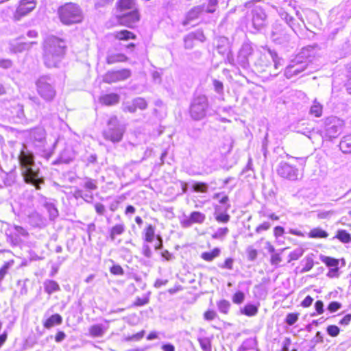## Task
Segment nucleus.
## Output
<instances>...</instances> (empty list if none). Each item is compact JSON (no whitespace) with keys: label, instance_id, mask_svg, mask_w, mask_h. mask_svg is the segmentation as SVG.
Returning <instances> with one entry per match:
<instances>
[{"label":"nucleus","instance_id":"f257e3e1","mask_svg":"<svg viewBox=\"0 0 351 351\" xmlns=\"http://www.w3.org/2000/svg\"><path fill=\"white\" fill-rule=\"evenodd\" d=\"M66 41L57 36L47 39L44 44V58L48 64L54 66L65 56L66 51Z\"/></svg>","mask_w":351,"mask_h":351},{"label":"nucleus","instance_id":"f03ea898","mask_svg":"<svg viewBox=\"0 0 351 351\" xmlns=\"http://www.w3.org/2000/svg\"><path fill=\"white\" fill-rule=\"evenodd\" d=\"M57 16L64 25L80 24L83 22L84 16L80 5L75 3L66 2L57 9Z\"/></svg>","mask_w":351,"mask_h":351},{"label":"nucleus","instance_id":"7ed1b4c3","mask_svg":"<svg viewBox=\"0 0 351 351\" xmlns=\"http://www.w3.org/2000/svg\"><path fill=\"white\" fill-rule=\"evenodd\" d=\"M124 133L125 130L121 126L117 117L113 116L108 119L103 136L106 141L115 143L122 141Z\"/></svg>","mask_w":351,"mask_h":351},{"label":"nucleus","instance_id":"20e7f679","mask_svg":"<svg viewBox=\"0 0 351 351\" xmlns=\"http://www.w3.org/2000/svg\"><path fill=\"white\" fill-rule=\"evenodd\" d=\"M208 107L207 97L204 95L195 97L191 104L189 112L195 120H199L205 117Z\"/></svg>","mask_w":351,"mask_h":351},{"label":"nucleus","instance_id":"39448f33","mask_svg":"<svg viewBox=\"0 0 351 351\" xmlns=\"http://www.w3.org/2000/svg\"><path fill=\"white\" fill-rule=\"evenodd\" d=\"M36 90L38 95L45 101H51L56 95L50 79L46 77H41L37 80Z\"/></svg>","mask_w":351,"mask_h":351},{"label":"nucleus","instance_id":"423d86ee","mask_svg":"<svg viewBox=\"0 0 351 351\" xmlns=\"http://www.w3.org/2000/svg\"><path fill=\"white\" fill-rule=\"evenodd\" d=\"M141 18L140 11L138 9L127 13L117 15L116 19L119 26L126 27L129 29H134Z\"/></svg>","mask_w":351,"mask_h":351},{"label":"nucleus","instance_id":"0eeeda50","mask_svg":"<svg viewBox=\"0 0 351 351\" xmlns=\"http://www.w3.org/2000/svg\"><path fill=\"white\" fill-rule=\"evenodd\" d=\"M278 174L285 179L295 180L298 179V169L295 166L287 162H281L277 169Z\"/></svg>","mask_w":351,"mask_h":351},{"label":"nucleus","instance_id":"6e6552de","mask_svg":"<svg viewBox=\"0 0 351 351\" xmlns=\"http://www.w3.org/2000/svg\"><path fill=\"white\" fill-rule=\"evenodd\" d=\"M205 40L206 36L203 29H198L188 34L184 38V46L186 49H191L195 47L198 43H204Z\"/></svg>","mask_w":351,"mask_h":351},{"label":"nucleus","instance_id":"1a4fd4ad","mask_svg":"<svg viewBox=\"0 0 351 351\" xmlns=\"http://www.w3.org/2000/svg\"><path fill=\"white\" fill-rule=\"evenodd\" d=\"M36 0H20L14 12V18L20 19L21 17L31 12L36 8Z\"/></svg>","mask_w":351,"mask_h":351},{"label":"nucleus","instance_id":"9d476101","mask_svg":"<svg viewBox=\"0 0 351 351\" xmlns=\"http://www.w3.org/2000/svg\"><path fill=\"white\" fill-rule=\"evenodd\" d=\"M156 228L152 224H147L144 228L142 236L144 242L152 243L154 239L156 238L158 240V243L155 245L154 248L156 250L162 248V241L160 235L156 234Z\"/></svg>","mask_w":351,"mask_h":351},{"label":"nucleus","instance_id":"9b49d317","mask_svg":"<svg viewBox=\"0 0 351 351\" xmlns=\"http://www.w3.org/2000/svg\"><path fill=\"white\" fill-rule=\"evenodd\" d=\"M320 259L327 267H332L328 271L326 276L329 278H337L339 276V261L330 256H321Z\"/></svg>","mask_w":351,"mask_h":351},{"label":"nucleus","instance_id":"f8f14e48","mask_svg":"<svg viewBox=\"0 0 351 351\" xmlns=\"http://www.w3.org/2000/svg\"><path fill=\"white\" fill-rule=\"evenodd\" d=\"M206 221V215L200 211H192L189 216L181 221L183 227L187 228L193 224H202Z\"/></svg>","mask_w":351,"mask_h":351},{"label":"nucleus","instance_id":"ddd939ff","mask_svg":"<svg viewBox=\"0 0 351 351\" xmlns=\"http://www.w3.org/2000/svg\"><path fill=\"white\" fill-rule=\"evenodd\" d=\"M20 166L23 169L32 167L34 165V156L32 152L21 150L19 155Z\"/></svg>","mask_w":351,"mask_h":351},{"label":"nucleus","instance_id":"4468645a","mask_svg":"<svg viewBox=\"0 0 351 351\" xmlns=\"http://www.w3.org/2000/svg\"><path fill=\"white\" fill-rule=\"evenodd\" d=\"M120 97L117 93H110L102 95L99 98V103L106 106H114L119 102Z\"/></svg>","mask_w":351,"mask_h":351},{"label":"nucleus","instance_id":"2eb2a0df","mask_svg":"<svg viewBox=\"0 0 351 351\" xmlns=\"http://www.w3.org/2000/svg\"><path fill=\"white\" fill-rule=\"evenodd\" d=\"M112 36L117 41H128L130 40H136V35L126 29H120L113 33Z\"/></svg>","mask_w":351,"mask_h":351},{"label":"nucleus","instance_id":"dca6fc26","mask_svg":"<svg viewBox=\"0 0 351 351\" xmlns=\"http://www.w3.org/2000/svg\"><path fill=\"white\" fill-rule=\"evenodd\" d=\"M128 60V57L121 52L108 53L106 58V62L109 65L126 62Z\"/></svg>","mask_w":351,"mask_h":351},{"label":"nucleus","instance_id":"f3484780","mask_svg":"<svg viewBox=\"0 0 351 351\" xmlns=\"http://www.w3.org/2000/svg\"><path fill=\"white\" fill-rule=\"evenodd\" d=\"M204 10L202 6H196L191 8L186 14L184 25L190 23L191 21L197 19L203 13Z\"/></svg>","mask_w":351,"mask_h":351},{"label":"nucleus","instance_id":"a211bd4d","mask_svg":"<svg viewBox=\"0 0 351 351\" xmlns=\"http://www.w3.org/2000/svg\"><path fill=\"white\" fill-rule=\"evenodd\" d=\"M62 323V317L60 314L56 313L51 315L46 319L43 323V327L46 329H50L55 326L60 325Z\"/></svg>","mask_w":351,"mask_h":351},{"label":"nucleus","instance_id":"6ab92c4d","mask_svg":"<svg viewBox=\"0 0 351 351\" xmlns=\"http://www.w3.org/2000/svg\"><path fill=\"white\" fill-rule=\"evenodd\" d=\"M22 176L27 184L40 178H38V170H34L32 167L25 169L22 172Z\"/></svg>","mask_w":351,"mask_h":351},{"label":"nucleus","instance_id":"aec40b11","mask_svg":"<svg viewBox=\"0 0 351 351\" xmlns=\"http://www.w3.org/2000/svg\"><path fill=\"white\" fill-rule=\"evenodd\" d=\"M28 44L24 42L21 38L13 40L10 43V50L14 53L23 51L27 48Z\"/></svg>","mask_w":351,"mask_h":351},{"label":"nucleus","instance_id":"412c9836","mask_svg":"<svg viewBox=\"0 0 351 351\" xmlns=\"http://www.w3.org/2000/svg\"><path fill=\"white\" fill-rule=\"evenodd\" d=\"M221 250L219 247H214L210 251L204 252L201 254V258L206 262H213L215 258L219 256Z\"/></svg>","mask_w":351,"mask_h":351},{"label":"nucleus","instance_id":"4be33fe9","mask_svg":"<svg viewBox=\"0 0 351 351\" xmlns=\"http://www.w3.org/2000/svg\"><path fill=\"white\" fill-rule=\"evenodd\" d=\"M325 125L328 132L333 131L335 133L337 132L338 128L342 125V121L336 118H327L325 120Z\"/></svg>","mask_w":351,"mask_h":351},{"label":"nucleus","instance_id":"5701e85b","mask_svg":"<svg viewBox=\"0 0 351 351\" xmlns=\"http://www.w3.org/2000/svg\"><path fill=\"white\" fill-rule=\"evenodd\" d=\"M125 227L123 223H118L113 226L109 232V236L111 241H114L117 237L123 234L125 232Z\"/></svg>","mask_w":351,"mask_h":351},{"label":"nucleus","instance_id":"b1692460","mask_svg":"<svg viewBox=\"0 0 351 351\" xmlns=\"http://www.w3.org/2000/svg\"><path fill=\"white\" fill-rule=\"evenodd\" d=\"M308 238L311 239H326L328 237V233L321 228H312L308 233Z\"/></svg>","mask_w":351,"mask_h":351},{"label":"nucleus","instance_id":"393cba45","mask_svg":"<svg viewBox=\"0 0 351 351\" xmlns=\"http://www.w3.org/2000/svg\"><path fill=\"white\" fill-rule=\"evenodd\" d=\"M258 307L252 304H247L240 310L241 314L247 317L255 316L258 313Z\"/></svg>","mask_w":351,"mask_h":351},{"label":"nucleus","instance_id":"a878e982","mask_svg":"<svg viewBox=\"0 0 351 351\" xmlns=\"http://www.w3.org/2000/svg\"><path fill=\"white\" fill-rule=\"evenodd\" d=\"M105 332V328L101 324H94L88 328L89 335L92 337H101Z\"/></svg>","mask_w":351,"mask_h":351},{"label":"nucleus","instance_id":"bb28decb","mask_svg":"<svg viewBox=\"0 0 351 351\" xmlns=\"http://www.w3.org/2000/svg\"><path fill=\"white\" fill-rule=\"evenodd\" d=\"M134 5V0H118L116 3V8L119 12L130 10Z\"/></svg>","mask_w":351,"mask_h":351},{"label":"nucleus","instance_id":"cd10ccee","mask_svg":"<svg viewBox=\"0 0 351 351\" xmlns=\"http://www.w3.org/2000/svg\"><path fill=\"white\" fill-rule=\"evenodd\" d=\"M44 289L45 292L48 294H51L52 293L58 291L60 289L58 282L53 280H46L44 282Z\"/></svg>","mask_w":351,"mask_h":351},{"label":"nucleus","instance_id":"c85d7f7f","mask_svg":"<svg viewBox=\"0 0 351 351\" xmlns=\"http://www.w3.org/2000/svg\"><path fill=\"white\" fill-rule=\"evenodd\" d=\"M340 149L346 154L351 153V136L348 135L343 138L339 143Z\"/></svg>","mask_w":351,"mask_h":351},{"label":"nucleus","instance_id":"c756f323","mask_svg":"<svg viewBox=\"0 0 351 351\" xmlns=\"http://www.w3.org/2000/svg\"><path fill=\"white\" fill-rule=\"evenodd\" d=\"M116 70H110L108 71L103 76H102V82L106 84H111L117 83L116 78Z\"/></svg>","mask_w":351,"mask_h":351},{"label":"nucleus","instance_id":"7c9ffc66","mask_svg":"<svg viewBox=\"0 0 351 351\" xmlns=\"http://www.w3.org/2000/svg\"><path fill=\"white\" fill-rule=\"evenodd\" d=\"M192 190L196 193H206L208 191V186L206 182H195L191 186Z\"/></svg>","mask_w":351,"mask_h":351},{"label":"nucleus","instance_id":"2f4dec72","mask_svg":"<svg viewBox=\"0 0 351 351\" xmlns=\"http://www.w3.org/2000/svg\"><path fill=\"white\" fill-rule=\"evenodd\" d=\"M116 78L117 83L128 79L131 76V71L129 69L116 70Z\"/></svg>","mask_w":351,"mask_h":351},{"label":"nucleus","instance_id":"473e14b6","mask_svg":"<svg viewBox=\"0 0 351 351\" xmlns=\"http://www.w3.org/2000/svg\"><path fill=\"white\" fill-rule=\"evenodd\" d=\"M150 293H146L141 297H136L134 302L132 303V306H143L147 304L149 302Z\"/></svg>","mask_w":351,"mask_h":351},{"label":"nucleus","instance_id":"72a5a7b5","mask_svg":"<svg viewBox=\"0 0 351 351\" xmlns=\"http://www.w3.org/2000/svg\"><path fill=\"white\" fill-rule=\"evenodd\" d=\"M335 238L343 243H348L351 241L350 234L345 230H339L337 232Z\"/></svg>","mask_w":351,"mask_h":351},{"label":"nucleus","instance_id":"f704fd0d","mask_svg":"<svg viewBox=\"0 0 351 351\" xmlns=\"http://www.w3.org/2000/svg\"><path fill=\"white\" fill-rule=\"evenodd\" d=\"M323 106L319 102L315 101L310 109L311 114L315 117H320L322 115Z\"/></svg>","mask_w":351,"mask_h":351},{"label":"nucleus","instance_id":"c9c22d12","mask_svg":"<svg viewBox=\"0 0 351 351\" xmlns=\"http://www.w3.org/2000/svg\"><path fill=\"white\" fill-rule=\"evenodd\" d=\"M14 260L12 259L6 261L0 267V282L4 279L5 275L8 273L9 269L14 265Z\"/></svg>","mask_w":351,"mask_h":351},{"label":"nucleus","instance_id":"e433bc0d","mask_svg":"<svg viewBox=\"0 0 351 351\" xmlns=\"http://www.w3.org/2000/svg\"><path fill=\"white\" fill-rule=\"evenodd\" d=\"M201 348L203 351H211L212 343L211 340L208 337H201L197 339Z\"/></svg>","mask_w":351,"mask_h":351},{"label":"nucleus","instance_id":"4c0bfd02","mask_svg":"<svg viewBox=\"0 0 351 351\" xmlns=\"http://www.w3.org/2000/svg\"><path fill=\"white\" fill-rule=\"evenodd\" d=\"M213 199H217L221 204L226 205L228 204L229 197L225 192L215 193L213 196Z\"/></svg>","mask_w":351,"mask_h":351},{"label":"nucleus","instance_id":"58836bf2","mask_svg":"<svg viewBox=\"0 0 351 351\" xmlns=\"http://www.w3.org/2000/svg\"><path fill=\"white\" fill-rule=\"evenodd\" d=\"M220 313L227 315L229 313L230 304L228 300H221L217 303Z\"/></svg>","mask_w":351,"mask_h":351},{"label":"nucleus","instance_id":"ea45409f","mask_svg":"<svg viewBox=\"0 0 351 351\" xmlns=\"http://www.w3.org/2000/svg\"><path fill=\"white\" fill-rule=\"evenodd\" d=\"M228 228H219L215 232L212 234L211 237L213 239H223L228 234Z\"/></svg>","mask_w":351,"mask_h":351},{"label":"nucleus","instance_id":"a19ab883","mask_svg":"<svg viewBox=\"0 0 351 351\" xmlns=\"http://www.w3.org/2000/svg\"><path fill=\"white\" fill-rule=\"evenodd\" d=\"M84 187L87 191H94L97 189V180L91 178H86Z\"/></svg>","mask_w":351,"mask_h":351},{"label":"nucleus","instance_id":"79ce46f5","mask_svg":"<svg viewBox=\"0 0 351 351\" xmlns=\"http://www.w3.org/2000/svg\"><path fill=\"white\" fill-rule=\"evenodd\" d=\"M215 219L217 222L226 223L230 219V215L226 213L215 214Z\"/></svg>","mask_w":351,"mask_h":351},{"label":"nucleus","instance_id":"37998d69","mask_svg":"<svg viewBox=\"0 0 351 351\" xmlns=\"http://www.w3.org/2000/svg\"><path fill=\"white\" fill-rule=\"evenodd\" d=\"M298 317H299V313H288L286 317V319H285V322L289 326H292L298 321Z\"/></svg>","mask_w":351,"mask_h":351},{"label":"nucleus","instance_id":"c03bdc74","mask_svg":"<svg viewBox=\"0 0 351 351\" xmlns=\"http://www.w3.org/2000/svg\"><path fill=\"white\" fill-rule=\"evenodd\" d=\"M245 300V294L241 291H238L232 295V302L236 304H241Z\"/></svg>","mask_w":351,"mask_h":351},{"label":"nucleus","instance_id":"a18cd8bd","mask_svg":"<svg viewBox=\"0 0 351 351\" xmlns=\"http://www.w3.org/2000/svg\"><path fill=\"white\" fill-rule=\"evenodd\" d=\"M271 227V224L269 221H263L256 227L255 232L260 234L264 231L269 230Z\"/></svg>","mask_w":351,"mask_h":351},{"label":"nucleus","instance_id":"49530a36","mask_svg":"<svg viewBox=\"0 0 351 351\" xmlns=\"http://www.w3.org/2000/svg\"><path fill=\"white\" fill-rule=\"evenodd\" d=\"M314 266V261L311 257H306L305 259V263L302 269H301L302 273L307 272L313 269Z\"/></svg>","mask_w":351,"mask_h":351},{"label":"nucleus","instance_id":"de8ad7c7","mask_svg":"<svg viewBox=\"0 0 351 351\" xmlns=\"http://www.w3.org/2000/svg\"><path fill=\"white\" fill-rule=\"evenodd\" d=\"M326 332L330 337H335L339 335L340 330L336 325H329L326 328Z\"/></svg>","mask_w":351,"mask_h":351},{"label":"nucleus","instance_id":"09e8293b","mask_svg":"<svg viewBox=\"0 0 351 351\" xmlns=\"http://www.w3.org/2000/svg\"><path fill=\"white\" fill-rule=\"evenodd\" d=\"M135 105L136 108L138 110H145L147 104L146 101L143 98H136L132 101Z\"/></svg>","mask_w":351,"mask_h":351},{"label":"nucleus","instance_id":"8fccbe9b","mask_svg":"<svg viewBox=\"0 0 351 351\" xmlns=\"http://www.w3.org/2000/svg\"><path fill=\"white\" fill-rule=\"evenodd\" d=\"M110 272L114 276H122L124 274V270L119 265H113L110 267Z\"/></svg>","mask_w":351,"mask_h":351},{"label":"nucleus","instance_id":"3c124183","mask_svg":"<svg viewBox=\"0 0 351 351\" xmlns=\"http://www.w3.org/2000/svg\"><path fill=\"white\" fill-rule=\"evenodd\" d=\"M203 316L205 320L212 321L217 317V313L213 309H208L204 313Z\"/></svg>","mask_w":351,"mask_h":351},{"label":"nucleus","instance_id":"603ef678","mask_svg":"<svg viewBox=\"0 0 351 351\" xmlns=\"http://www.w3.org/2000/svg\"><path fill=\"white\" fill-rule=\"evenodd\" d=\"M282 258L280 254L274 253L271 256L270 263L272 265L278 266L282 262Z\"/></svg>","mask_w":351,"mask_h":351},{"label":"nucleus","instance_id":"864d4df0","mask_svg":"<svg viewBox=\"0 0 351 351\" xmlns=\"http://www.w3.org/2000/svg\"><path fill=\"white\" fill-rule=\"evenodd\" d=\"M234 259L232 258H227L224 260L223 264L220 266L222 269L231 270L233 269Z\"/></svg>","mask_w":351,"mask_h":351},{"label":"nucleus","instance_id":"5fc2aeb1","mask_svg":"<svg viewBox=\"0 0 351 351\" xmlns=\"http://www.w3.org/2000/svg\"><path fill=\"white\" fill-rule=\"evenodd\" d=\"M257 255H258V252L256 249H254L253 247L247 248V258L250 261H254L256 258Z\"/></svg>","mask_w":351,"mask_h":351},{"label":"nucleus","instance_id":"6e6d98bb","mask_svg":"<svg viewBox=\"0 0 351 351\" xmlns=\"http://www.w3.org/2000/svg\"><path fill=\"white\" fill-rule=\"evenodd\" d=\"M341 307V304L338 302H332L328 305V310L331 312H336Z\"/></svg>","mask_w":351,"mask_h":351},{"label":"nucleus","instance_id":"4d7b16f0","mask_svg":"<svg viewBox=\"0 0 351 351\" xmlns=\"http://www.w3.org/2000/svg\"><path fill=\"white\" fill-rule=\"evenodd\" d=\"M273 232H274V236L276 238H278L284 234L285 229L283 227H282L280 226H277L274 228Z\"/></svg>","mask_w":351,"mask_h":351},{"label":"nucleus","instance_id":"13d9d810","mask_svg":"<svg viewBox=\"0 0 351 351\" xmlns=\"http://www.w3.org/2000/svg\"><path fill=\"white\" fill-rule=\"evenodd\" d=\"M12 66V62L9 59H0V67L4 69L10 68Z\"/></svg>","mask_w":351,"mask_h":351},{"label":"nucleus","instance_id":"bf43d9fd","mask_svg":"<svg viewBox=\"0 0 351 351\" xmlns=\"http://www.w3.org/2000/svg\"><path fill=\"white\" fill-rule=\"evenodd\" d=\"M313 299L311 296L307 295L301 302V306L304 308H307L311 306Z\"/></svg>","mask_w":351,"mask_h":351},{"label":"nucleus","instance_id":"052dcab7","mask_svg":"<svg viewBox=\"0 0 351 351\" xmlns=\"http://www.w3.org/2000/svg\"><path fill=\"white\" fill-rule=\"evenodd\" d=\"M315 308L318 315H322L324 313V304L321 300L315 302Z\"/></svg>","mask_w":351,"mask_h":351},{"label":"nucleus","instance_id":"680f3d73","mask_svg":"<svg viewBox=\"0 0 351 351\" xmlns=\"http://www.w3.org/2000/svg\"><path fill=\"white\" fill-rule=\"evenodd\" d=\"M95 209L96 213L99 215H104L106 210L105 206L101 203H96L95 204Z\"/></svg>","mask_w":351,"mask_h":351},{"label":"nucleus","instance_id":"e2e57ef3","mask_svg":"<svg viewBox=\"0 0 351 351\" xmlns=\"http://www.w3.org/2000/svg\"><path fill=\"white\" fill-rule=\"evenodd\" d=\"M213 85L214 88L216 92L217 93H222L223 85V83L220 81H218L217 80H213Z\"/></svg>","mask_w":351,"mask_h":351},{"label":"nucleus","instance_id":"0e129e2a","mask_svg":"<svg viewBox=\"0 0 351 351\" xmlns=\"http://www.w3.org/2000/svg\"><path fill=\"white\" fill-rule=\"evenodd\" d=\"M142 253L146 257H150L152 255V250L147 244H144L142 247Z\"/></svg>","mask_w":351,"mask_h":351},{"label":"nucleus","instance_id":"69168bd1","mask_svg":"<svg viewBox=\"0 0 351 351\" xmlns=\"http://www.w3.org/2000/svg\"><path fill=\"white\" fill-rule=\"evenodd\" d=\"M351 322V314H347L340 321L339 324L341 325L347 326Z\"/></svg>","mask_w":351,"mask_h":351},{"label":"nucleus","instance_id":"338daca9","mask_svg":"<svg viewBox=\"0 0 351 351\" xmlns=\"http://www.w3.org/2000/svg\"><path fill=\"white\" fill-rule=\"evenodd\" d=\"M43 183L44 179L41 178L36 179V180L33 181V182H29V184L34 185L37 190H40V184H43Z\"/></svg>","mask_w":351,"mask_h":351},{"label":"nucleus","instance_id":"774afa93","mask_svg":"<svg viewBox=\"0 0 351 351\" xmlns=\"http://www.w3.org/2000/svg\"><path fill=\"white\" fill-rule=\"evenodd\" d=\"M66 335L64 334V332L62 331H58L57 332V333L56 334V336H55V341L56 342H60L62 341L63 339H64Z\"/></svg>","mask_w":351,"mask_h":351}]
</instances>
